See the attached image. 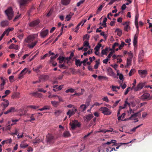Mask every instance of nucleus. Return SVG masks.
I'll list each match as a JSON object with an SVG mask.
<instances>
[{
	"instance_id": "obj_1",
	"label": "nucleus",
	"mask_w": 152,
	"mask_h": 152,
	"mask_svg": "<svg viewBox=\"0 0 152 152\" xmlns=\"http://www.w3.org/2000/svg\"><path fill=\"white\" fill-rule=\"evenodd\" d=\"M5 13L9 20L12 19L14 13L11 7H10L5 11Z\"/></svg>"
},
{
	"instance_id": "obj_2",
	"label": "nucleus",
	"mask_w": 152,
	"mask_h": 152,
	"mask_svg": "<svg viewBox=\"0 0 152 152\" xmlns=\"http://www.w3.org/2000/svg\"><path fill=\"white\" fill-rule=\"evenodd\" d=\"M71 126V129L72 130H75L77 127H79L80 126V124L77 120H75L69 123Z\"/></svg>"
},
{
	"instance_id": "obj_3",
	"label": "nucleus",
	"mask_w": 152,
	"mask_h": 152,
	"mask_svg": "<svg viewBox=\"0 0 152 152\" xmlns=\"http://www.w3.org/2000/svg\"><path fill=\"white\" fill-rule=\"evenodd\" d=\"M100 110L104 115H109L111 113L110 110L107 107H101L100 109Z\"/></svg>"
},
{
	"instance_id": "obj_4",
	"label": "nucleus",
	"mask_w": 152,
	"mask_h": 152,
	"mask_svg": "<svg viewBox=\"0 0 152 152\" xmlns=\"http://www.w3.org/2000/svg\"><path fill=\"white\" fill-rule=\"evenodd\" d=\"M20 9L22 10H23L28 2V0H20L19 1Z\"/></svg>"
},
{
	"instance_id": "obj_5",
	"label": "nucleus",
	"mask_w": 152,
	"mask_h": 152,
	"mask_svg": "<svg viewBox=\"0 0 152 152\" xmlns=\"http://www.w3.org/2000/svg\"><path fill=\"white\" fill-rule=\"evenodd\" d=\"M47 140H46L48 144H51L54 142V138L52 135L48 134L47 136Z\"/></svg>"
},
{
	"instance_id": "obj_6",
	"label": "nucleus",
	"mask_w": 152,
	"mask_h": 152,
	"mask_svg": "<svg viewBox=\"0 0 152 152\" xmlns=\"http://www.w3.org/2000/svg\"><path fill=\"white\" fill-rule=\"evenodd\" d=\"M73 108L74 109L69 110L66 113V114L69 116V118H70L71 116L74 114L77 110V109H76L75 107H73Z\"/></svg>"
},
{
	"instance_id": "obj_7",
	"label": "nucleus",
	"mask_w": 152,
	"mask_h": 152,
	"mask_svg": "<svg viewBox=\"0 0 152 152\" xmlns=\"http://www.w3.org/2000/svg\"><path fill=\"white\" fill-rule=\"evenodd\" d=\"M39 23V20H33L28 24L29 27H34L38 25Z\"/></svg>"
},
{
	"instance_id": "obj_8",
	"label": "nucleus",
	"mask_w": 152,
	"mask_h": 152,
	"mask_svg": "<svg viewBox=\"0 0 152 152\" xmlns=\"http://www.w3.org/2000/svg\"><path fill=\"white\" fill-rule=\"evenodd\" d=\"M144 86V84L142 83H140L137 84V86L134 88V91H139L142 89Z\"/></svg>"
},
{
	"instance_id": "obj_9",
	"label": "nucleus",
	"mask_w": 152,
	"mask_h": 152,
	"mask_svg": "<svg viewBox=\"0 0 152 152\" xmlns=\"http://www.w3.org/2000/svg\"><path fill=\"white\" fill-rule=\"evenodd\" d=\"M138 72L141 77H145L147 74V71L145 70H139Z\"/></svg>"
},
{
	"instance_id": "obj_10",
	"label": "nucleus",
	"mask_w": 152,
	"mask_h": 152,
	"mask_svg": "<svg viewBox=\"0 0 152 152\" xmlns=\"http://www.w3.org/2000/svg\"><path fill=\"white\" fill-rule=\"evenodd\" d=\"M35 38L34 35H30L28 37L27 39H25V41L27 43L31 42L34 41Z\"/></svg>"
},
{
	"instance_id": "obj_11",
	"label": "nucleus",
	"mask_w": 152,
	"mask_h": 152,
	"mask_svg": "<svg viewBox=\"0 0 152 152\" xmlns=\"http://www.w3.org/2000/svg\"><path fill=\"white\" fill-rule=\"evenodd\" d=\"M150 96V95L149 93H145L140 96V99L143 100L148 99H149Z\"/></svg>"
},
{
	"instance_id": "obj_12",
	"label": "nucleus",
	"mask_w": 152,
	"mask_h": 152,
	"mask_svg": "<svg viewBox=\"0 0 152 152\" xmlns=\"http://www.w3.org/2000/svg\"><path fill=\"white\" fill-rule=\"evenodd\" d=\"M48 30L46 29L41 31L40 32V36L42 38H44L48 35Z\"/></svg>"
},
{
	"instance_id": "obj_13",
	"label": "nucleus",
	"mask_w": 152,
	"mask_h": 152,
	"mask_svg": "<svg viewBox=\"0 0 152 152\" xmlns=\"http://www.w3.org/2000/svg\"><path fill=\"white\" fill-rule=\"evenodd\" d=\"M3 101L4 102V103H2V104L3 105L2 110L4 111L6 108L9 106V102L8 100L5 99H3Z\"/></svg>"
},
{
	"instance_id": "obj_14",
	"label": "nucleus",
	"mask_w": 152,
	"mask_h": 152,
	"mask_svg": "<svg viewBox=\"0 0 152 152\" xmlns=\"http://www.w3.org/2000/svg\"><path fill=\"white\" fill-rule=\"evenodd\" d=\"M122 24L125 25L124 27V30L125 31H128V30L130 29V27L129 26V22L127 21L123 23Z\"/></svg>"
},
{
	"instance_id": "obj_15",
	"label": "nucleus",
	"mask_w": 152,
	"mask_h": 152,
	"mask_svg": "<svg viewBox=\"0 0 152 152\" xmlns=\"http://www.w3.org/2000/svg\"><path fill=\"white\" fill-rule=\"evenodd\" d=\"M9 23L7 20H3L0 23L1 26L2 27L7 26L9 25Z\"/></svg>"
},
{
	"instance_id": "obj_16",
	"label": "nucleus",
	"mask_w": 152,
	"mask_h": 152,
	"mask_svg": "<svg viewBox=\"0 0 152 152\" xmlns=\"http://www.w3.org/2000/svg\"><path fill=\"white\" fill-rule=\"evenodd\" d=\"M87 106L85 104L81 105L79 108V111L81 112H84L86 109Z\"/></svg>"
},
{
	"instance_id": "obj_17",
	"label": "nucleus",
	"mask_w": 152,
	"mask_h": 152,
	"mask_svg": "<svg viewBox=\"0 0 152 152\" xmlns=\"http://www.w3.org/2000/svg\"><path fill=\"white\" fill-rule=\"evenodd\" d=\"M26 68H25L21 71L20 74L19 75V78L20 79H21L23 77V76L26 73Z\"/></svg>"
},
{
	"instance_id": "obj_18",
	"label": "nucleus",
	"mask_w": 152,
	"mask_h": 152,
	"mask_svg": "<svg viewBox=\"0 0 152 152\" xmlns=\"http://www.w3.org/2000/svg\"><path fill=\"white\" fill-rule=\"evenodd\" d=\"M93 117V116L92 115L89 114L84 117V119L85 120L86 119L87 121H88L92 118Z\"/></svg>"
},
{
	"instance_id": "obj_19",
	"label": "nucleus",
	"mask_w": 152,
	"mask_h": 152,
	"mask_svg": "<svg viewBox=\"0 0 152 152\" xmlns=\"http://www.w3.org/2000/svg\"><path fill=\"white\" fill-rule=\"evenodd\" d=\"M62 136L65 137H70L71 135L69 132L66 131L63 133Z\"/></svg>"
},
{
	"instance_id": "obj_20",
	"label": "nucleus",
	"mask_w": 152,
	"mask_h": 152,
	"mask_svg": "<svg viewBox=\"0 0 152 152\" xmlns=\"http://www.w3.org/2000/svg\"><path fill=\"white\" fill-rule=\"evenodd\" d=\"M38 41H36L34 42H32L30 44H28V46L29 48H32L34 47V46L37 44Z\"/></svg>"
},
{
	"instance_id": "obj_21",
	"label": "nucleus",
	"mask_w": 152,
	"mask_h": 152,
	"mask_svg": "<svg viewBox=\"0 0 152 152\" xmlns=\"http://www.w3.org/2000/svg\"><path fill=\"white\" fill-rule=\"evenodd\" d=\"M9 48L10 49H15L18 50V45H15L14 44H11L9 47Z\"/></svg>"
},
{
	"instance_id": "obj_22",
	"label": "nucleus",
	"mask_w": 152,
	"mask_h": 152,
	"mask_svg": "<svg viewBox=\"0 0 152 152\" xmlns=\"http://www.w3.org/2000/svg\"><path fill=\"white\" fill-rule=\"evenodd\" d=\"M15 108L14 107H11L10 108V109L8 110L7 111L4 112V114H7L9 113H10L11 112H14L15 111Z\"/></svg>"
},
{
	"instance_id": "obj_23",
	"label": "nucleus",
	"mask_w": 152,
	"mask_h": 152,
	"mask_svg": "<svg viewBox=\"0 0 152 152\" xmlns=\"http://www.w3.org/2000/svg\"><path fill=\"white\" fill-rule=\"evenodd\" d=\"M109 48L108 47H106L104 49H103L101 51V54L102 55H107V52L108 51Z\"/></svg>"
},
{
	"instance_id": "obj_24",
	"label": "nucleus",
	"mask_w": 152,
	"mask_h": 152,
	"mask_svg": "<svg viewBox=\"0 0 152 152\" xmlns=\"http://www.w3.org/2000/svg\"><path fill=\"white\" fill-rule=\"evenodd\" d=\"M137 36L135 35L134 37L133 40V45L134 47H135L136 46H137Z\"/></svg>"
},
{
	"instance_id": "obj_25",
	"label": "nucleus",
	"mask_w": 152,
	"mask_h": 152,
	"mask_svg": "<svg viewBox=\"0 0 152 152\" xmlns=\"http://www.w3.org/2000/svg\"><path fill=\"white\" fill-rule=\"evenodd\" d=\"M49 78V76L48 75H42L40 76V78L44 80H48Z\"/></svg>"
},
{
	"instance_id": "obj_26",
	"label": "nucleus",
	"mask_w": 152,
	"mask_h": 152,
	"mask_svg": "<svg viewBox=\"0 0 152 152\" xmlns=\"http://www.w3.org/2000/svg\"><path fill=\"white\" fill-rule=\"evenodd\" d=\"M144 52L143 50L140 51L139 53L138 58L140 59H142L144 56Z\"/></svg>"
},
{
	"instance_id": "obj_27",
	"label": "nucleus",
	"mask_w": 152,
	"mask_h": 152,
	"mask_svg": "<svg viewBox=\"0 0 152 152\" xmlns=\"http://www.w3.org/2000/svg\"><path fill=\"white\" fill-rule=\"evenodd\" d=\"M51 104L54 107H56L58 105L59 102H56L55 101H51Z\"/></svg>"
},
{
	"instance_id": "obj_28",
	"label": "nucleus",
	"mask_w": 152,
	"mask_h": 152,
	"mask_svg": "<svg viewBox=\"0 0 152 152\" xmlns=\"http://www.w3.org/2000/svg\"><path fill=\"white\" fill-rule=\"evenodd\" d=\"M73 14L74 13H73L70 12L69 15H67L66 17L67 20L68 21L69 20Z\"/></svg>"
},
{
	"instance_id": "obj_29",
	"label": "nucleus",
	"mask_w": 152,
	"mask_h": 152,
	"mask_svg": "<svg viewBox=\"0 0 152 152\" xmlns=\"http://www.w3.org/2000/svg\"><path fill=\"white\" fill-rule=\"evenodd\" d=\"M19 113H20V116H22L26 113V111L23 109H21L19 110Z\"/></svg>"
},
{
	"instance_id": "obj_30",
	"label": "nucleus",
	"mask_w": 152,
	"mask_h": 152,
	"mask_svg": "<svg viewBox=\"0 0 152 152\" xmlns=\"http://www.w3.org/2000/svg\"><path fill=\"white\" fill-rule=\"evenodd\" d=\"M115 32H117V35L119 37H120L122 35V31L121 29H119V28H117L115 31Z\"/></svg>"
},
{
	"instance_id": "obj_31",
	"label": "nucleus",
	"mask_w": 152,
	"mask_h": 152,
	"mask_svg": "<svg viewBox=\"0 0 152 152\" xmlns=\"http://www.w3.org/2000/svg\"><path fill=\"white\" fill-rule=\"evenodd\" d=\"M105 4V3H103L101 5H100L99 6V7H98L97 12H99L101 11L102 10V8L104 6Z\"/></svg>"
},
{
	"instance_id": "obj_32",
	"label": "nucleus",
	"mask_w": 152,
	"mask_h": 152,
	"mask_svg": "<svg viewBox=\"0 0 152 152\" xmlns=\"http://www.w3.org/2000/svg\"><path fill=\"white\" fill-rule=\"evenodd\" d=\"M88 41V40L85 41L84 42V43H83V47H88V48H90L91 47L89 46V43Z\"/></svg>"
},
{
	"instance_id": "obj_33",
	"label": "nucleus",
	"mask_w": 152,
	"mask_h": 152,
	"mask_svg": "<svg viewBox=\"0 0 152 152\" xmlns=\"http://www.w3.org/2000/svg\"><path fill=\"white\" fill-rule=\"evenodd\" d=\"M100 59H98V60H96V64L94 66V68L95 69H97L98 68L99 65L100 64Z\"/></svg>"
},
{
	"instance_id": "obj_34",
	"label": "nucleus",
	"mask_w": 152,
	"mask_h": 152,
	"mask_svg": "<svg viewBox=\"0 0 152 152\" xmlns=\"http://www.w3.org/2000/svg\"><path fill=\"white\" fill-rule=\"evenodd\" d=\"M126 45V44H125V42L123 41L121 42V45L119 46V49L121 50L123 48V47H124V45Z\"/></svg>"
},
{
	"instance_id": "obj_35",
	"label": "nucleus",
	"mask_w": 152,
	"mask_h": 152,
	"mask_svg": "<svg viewBox=\"0 0 152 152\" xmlns=\"http://www.w3.org/2000/svg\"><path fill=\"white\" fill-rule=\"evenodd\" d=\"M0 78L2 81V83L1 84V86H4L6 83L5 81L6 79H4L2 77H1Z\"/></svg>"
},
{
	"instance_id": "obj_36",
	"label": "nucleus",
	"mask_w": 152,
	"mask_h": 152,
	"mask_svg": "<svg viewBox=\"0 0 152 152\" xmlns=\"http://www.w3.org/2000/svg\"><path fill=\"white\" fill-rule=\"evenodd\" d=\"M69 0H61V3L65 5H66L69 4Z\"/></svg>"
},
{
	"instance_id": "obj_37",
	"label": "nucleus",
	"mask_w": 152,
	"mask_h": 152,
	"mask_svg": "<svg viewBox=\"0 0 152 152\" xmlns=\"http://www.w3.org/2000/svg\"><path fill=\"white\" fill-rule=\"evenodd\" d=\"M42 68V66L39 65L37 66L35 69H34V71L36 72H38L39 71V69Z\"/></svg>"
},
{
	"instance_id": "obj_38",
	"label": "nucleus",
	"mask_w": 152,
	"mask_h": 152,
	"mask_svg": "<svg viewBox=\"0 0 152 152\" xmlns=\"http://www.w3.org/2000/svg\"><path fill=\"white\" fill-rule=\"evenodd\" d=\"M132 58H128L127 59V66H130L131 65V61L132 60Z\"/></svg>"
},
{
	"instance_id": "obj_39",
	"label": "nucleus",
	"mask_w": 152,
	"mask_h": 152,
	"mask_svg": "<svg viewBox=\"0 0 152 152\" xmlns=\"http://www.w3.org/2000/svg\"><path fill=\"white\" fill-rule=\"evenodd\" d=\"M101 45H102L101 44L98 43L97 45H96L95 48V50H96V51H98L100 48L101 47Z\"/></svg>"
},
{
	"instance_id": "obj_40",
	"label": "nucleus",
	"mask_w": 152,
	"mask_h": 152,
	"mask_svg": "<svg viewBox=\"0 0 152 152\" xmlns=\"http://www.w3.org/2000/svg\"><path fill=\"white\" fill-rule=\"evenodd\" d=\"M75 92V89H74L72 88H70L69 89H67L66 91V93H68L69 92H70L71 93H73Z\"/></svg>"
},
{
	"instance_id": "obj_41",
	"label": "nucleus",
	"mask_w": 152,
	"mask_h": 152,
	"mask_svg": "<svg viewBox=\"0 0 152 152\" xmlns=\"http://www.w3.org/2000/svg\"><path fill=\"white\" fill-rule=\"evenodd\" d=\"M135 72V70L134 69H131L129 73V75L130 76L133 74H134Z\"/></svg>"
},
{
	"instance_id": "obj_42",
	"label": "nucleus",
	"mask_w": 152,
	"mask_h": 152,
	"mask_svg": "<svg viewBox=\"0 0 152 152\" xmlns=\"http://www.w3.org/2000/svg\"><path fill=\"white\" fill-rule=\"evenodd\" d=\"M75 64L77 66H80V61L79 59H76L75 61Z\"/></svg>"
},
{
	"instance_id": "obj_43",
	"label": "nucleus",
	"mask_w": 152,
	"mask_h": 152,
	"mask_svg": "<svg viewBox=\"0 0 152 152\" xmlns=\"http://www.w3.org/2000/svg\"><path fill=\"white\" fill-rule=\"evenodd\" d=\"M62 113V111L61 110H57L54 113L57 116H58Z\"/></svg>"
},
{
	"instance_id": "obj_44",
	"label": "nucleus",
	"mask_w": 152,
	"mask_h": 152,
	"mask_svg": "<svg viewBox=\"0 0 152 152\" xmlns=\"http://www.w3.org/2000/svg\"><path fill=\"white\" fill-rule=\"evenodd\" d=\"M113 131V129L112 128H110L108 130H103L101 131V132H102L103 133H105L106 132H112Z\"/></svg>"
},
{
	"instance_id": "obj_45",
	"label": "nucleus",
	"mask_w": 152,
	"mask_h": 152,
	"mask_svg": "<svg viewBox=\"0 0 152 152\" xmlns=\"http://www.w3.org/2000/svg\"><path fill=\"white\" fill-rule=\"evenodd\" d=\"M126 115L125 113H122L121 115L120 116L118 117V121H119L121 120V117H122V118L124 119V117Z\"/></svg>"
},
{
	"instance_id": "obj_46",
	"label": "nucleus",
	"mask_w": 152,
	"mask_h": 152,
	"mask_svg": "<svg viewBox=\"0 0 152 152\" xmlns=\"http://www.w3.org/2000/svg\"><path fill=\"white\" fill-rule=\"evenodd\" d=\"M28 146V144L25 143L24 144H21L20 145V146L21 148H24L27 147Z\"/></svg>"
},
{
	"instance_id": "obj_47",
	"label": "nucleus",
	"mask_w": 152,
	"mask_h": 152,
	"mask_svg": "<svg viewBox=\"0 0 152 152\" xmlns=\"http://www.w3.org/2000/svg\"><path fill=\"white\" fill-rule=\"evenodd\" d=\"M138 113V112H137V113H135L133 114H132L131 115L130 117H129V119H131L133 117L135 118L136 117Z\"/></svg>"
},
{
	"instance_id": "obj_48",
	"label": "nucleus",
	"mask_w": 152,
	"mask_h": 152,
	"mask_svg": "<svg viewBox=\"0 0 152 152\" xmlns=\"http://www.w3.org/2000/svg\"><path fill=\"white\" fill-rule=\"evenodd\" d=\"M89 36L88 34H86L83 37V40L86 39L87 40H89Z\"/></svg>"
},
{
	"instance_id": "obj_49",
	"label": "nucleus",
	"mask_w": 152,
	"mask_h": 152,
	"mask_svg": "<svg viewBox=\"0 0 152 152\" xmlns=\"http://www.w3.org/2000/svg\"><path fill=\"white\" fill-rule=\"evenodd\" d=\"M85 0H81L78 2L77 3V6L79 7L81 4H82L85 2Z\"/></svg>"
},
{
	"instance_id": "obj_50",
	"label": "nucleus",
	"mask_w": 152,
	"mask_h": 152,
	"mask_svg": "<svg viewBox=\"0 0 152 152\" xmlns=\"http://www.w3.org/2000/svg\"><path fill=\"white\" fill-rule=\"evenodd\" d=\"M108 71L110 75H113L114 74V72H113L112 69L110 67L108 69Z\"/></svg>"
},
{
	"instance_id": "obj_51",
	"label": "nucleus",
	"mask_w": 152,
	"mask_h": 152,
	"mask_svg": "<svg viewBox=\"0 0 152 152\" xmlns=\"http://www.w3.org/2000/svg\"><path fill=\"white\" fill-rule=\"evenodd\" d=\"M58 60H61L63 61H66V58L63 57V56H60L58 58Z\"/></svg>"
},
{
	"instance_id": "obj_52",
	"label": "nucleus",
	"mask_w": 152,
	"mask_h": 152,
	"mask_svg": "<svg viewBox=\"0 0 152 152\" xmlns=\"http://www.w3.org/2000/svg\"><path fill=\"white\" fill-rule=\"evenodd\" d=\"M131 141H130L129 142H127V143H120V145H119L116 148V149H118L119 148V147H120V146L121 145H126L127 144H128V143H130L131 142Z\"/></svg>"
},
{
	"instance_id": "obj_53",
	"label": "nucleus",
	"mask_w": 152,
	"mask_h": 152,
	"mask_svg": "<svg viewBox=\"0 0 152 152\" xmlns=\"http://www.w3.org/2000/svg\"><path fill=\"white\" fill-rule=\"evenodd\" d=\"M28 107L30 108L31 109H36L38 108V106H36L34 105H29V106H28Z\"/></svg>"
},
{
	"instance_id": "obj_54",
	"label": "nucleus",
	"mask_w": 152,
	"mask_h": 152,
	"mask_svg": "<svg viewBox=\"0 0 152 152\" xmlns=\"http://www.w3.org/2000/svg\"><path fill=\"white\" fill-rule=\"evenodd\" d=\"M142 125V124H140L138 126H137L134 128L133 129H132L131 130V131L132 132H134L136 131V129L139 128L140 127V126H141Z\"/></svg>"
},
{
	"instance_id": "obj_55",
	"label": "nucleus",
	"mask_w": 152,
	"mask_h": 152,
	"mask_svg": "<svg viewBox=\"0 0 152 152\" xmlns=\"http://www.w3.org/2000/svg\"><path fill=\"white\" fill-rule=\"evenodd\" d=\"M19 121V120L18 119H15V120L12 119V122H15V123L11 124H10L9 125H11V126H12L14 124H16L15 122H17V121Z\"/></svg>"
},
{
	"instance_id": "obj_56",
	"label": "nucleus",
	"mask_w": 152,
	"mask_h": 152,
	"mask_svg": "<svg viewBox=\"0 0 152 152\" xmlns=\"http://www.w3.org/2000/svg\"><path fill=\"white\" fill-rule=\"evenodd\" d=\"M118 75H119V78L121 80L123 79L124 76L122 74H119V73H117V75L118 76Z\"/></svg>"
},
{
	"instance_id": "obj_57",
	"label": "nucleus",
	"mask_w": 152,
	"mask_h": 152,
	"mask_svg": "<svg viewBox=\"0 0 152 152\" xmlns=\"http://www.w3.org/2000/svg\"><path fill=\"white\" fill-rule=\"evenodd\" d=\"M88 60V59L87 58L83 61V65L84 66H86V63H87Z\"/></svg>"
},
{
	"instance_id": "obj_58",
	"label": "nucleus",
	"mask_w": 152,
	"mask_h": 152,
	"mask_svg": "<svg viewBox=\"0 0 152 152\" xmlns=\"http://www.w3.org/2000/svg\"><path fill=\"white\" fill-rule=\"evenodd\" d=\"M21 15H17L15 17L14 19H13V21H15L16 20L19 18L20 17Z\"/></svg>"
},
{
	"instance_id": "obj_59",
	"label": "nucleus",
	"mask_w": 152,
	"mask_h": 152,
	"mask_svg": "<svg viewBox=\"0 0 152 152\" xmlns=\"http://www.w3.org/2000/svg\"><path fill=\"white\" fill-rule=\"evenodd\" d=\"M119 45V44L118 42H115L113 45V46H112V48L113 49H115V47L116 46H118Z\"/></svg>"
},
{
	"instance_id": "obj_60",
	"label": "nucleus",
	"mask_w": 152,
	"mask_h": 152,
	"mask_svg": "<svg viewBox=\"0 0 152 152\" xmlns=\"http://www.w3.org/2000/svg\"><path fill=\"white\" fill-rule=\"evenodd\" d=\"M38 90L39 92H42L45 93L47 92L46 90H43L42 88H38Z\"/></svg>"
},
{
	"instance_id": "obj_61",
	"label": "nucleus",
	"mask_w": 152,
	"mask_h": 152,
	"mask_svg": "<svg viewBox=\"0 0 152 152\" xmlns=\"http://www.w3.org/2000/svg\"><path fill=\"white\" fill-rule=\"evenodd\" d=\"M128 54L129 55V56H130L129 58H132L133 57V54L131 51L128 52Z\"/></svg>"
},
{
	"instance_id": "obj_62",
	"label": "nucleus",
	"mask_w": 152,
	"mask_h": 152,
	"mask_svg": "<svg viewBox=\"0 0 152 152\" xmlns=\"http://www.w3.org/2000/svg\"><path fill=\"white\" fill-rule=\"evenodd\" d=\"M64 76V75H59L58 77L57 78V80H61Z\"/></svg>"
},
{
	"instance_id": "obj_63",
	"label": "nucleus",
	"mask_w": 152,
	"mask_h": 152,
	"mask_svg": "<svg viewBox=\"0 0 152 152\" xmlns=\"http://www.w3.org/2000/svg\"><path fill=\"white\" fill-rule=\"evenodd\" d=\"M131 41V39H126L125 40V42L126 43H128V45H130V43L129 42H130Z\"/></svg>"
},
{
	"instance_id": "obj_64",
	"label": "nucleus",
	"mask_w": 152,
	"mask_h": 152,
	"mask_svg": "<svg viewBox=\"0 0 152 152\" xmlns=\"http://www.w3.org/2000/svg\"><path fill=\"white\" fill-rule=\"evenodd\" d=\"M48 53L44 55L42 57H41V59L42 60L45 59V58L48 57Z\"/></svg>"
}]
</instances>
